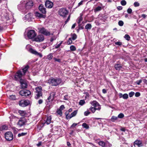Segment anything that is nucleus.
<instances>
[{"instance_id": "obj_7", "label": "nucleus", "mask_w": 147, "mask_h": 147, "mask_svg": "<svg viewBox=\"0 0 147 147\" xmlns=\"http://www.w3.org/2000/svg\"><path fill=\"white\" fill-rule=\"evenodd\" d=\"M20 94L22 96L26 97L30 96L31 95V93L28 90H24L20 91Z\"/></svg>"}, {"instance_id": "obj_15", "label": "nucleus", "mask_w": 147, "mask_h": 147, "mask_svg": "<svg viewBox=\"0 0 147 147\" xmlns=\"http://www.w3.org/2000/svg\"><path fill=\"white\" fill-rule=\"evenodd\" d=\"M26 122V120L25 118L20 119L18 121L17 123V125L21 127L24 125Z\"/></svg>"}, {"instance_id": "obj_45", "label": "nucleus", "mask_w": 147, "mask_h": 147, "mask_svg": "<svg viewBox=\"0 0 147 147\" xmlns=\"http://www.w3.org/2000/svg\"><path fill=\"white\" fill-rule=\"evenodd\" d=\"M128 98V95L127 94H125L123 95V98L124 99H127Z\"/></svg>"}, {"instance_id": "obj_55", "label": "nucleus", "mask_w": 147, "mask_h": 147, "mask_svg": "<svg viewBox=\"0 0 147 147\" xmlns=\"http://www.w3.org/2000/svg\"><path fill=\"white\" fill-rule=\"evenodd\" d=\"M65 109V107L64 105H61L59 109H60L61 111H62L63 109Z\"/></svg>"}, {"instance_id": "obj_48", "label": "nucleus", "mask_w": 147, "mask_h": 147, "mask_svg": "<svg viewBox=\"0 0 147 147\" xmlns=\"http://www.w3.org/2000/svg\"><path fill=\"white\" fill-rule=\"evenodd\" d=\"M96 110H98L99 111L101 109V107L100 105L99 104V105L97 106V107H95Z\"/></svg>"}, {"instance_id": "obj_46", "label": "nucleus", "mask_w": 147, "mask_h": 147, "mask_svg": "<svg viewBox=\"0 0 147 147\" xmlns=\"http://www.w3.org/2000/svg\"><path fill=\"white\" fill-rule=\"evenodd\" d=\"M57 112L58 114L60 115V116H61L62 113L61 111L60 110V109H58L57 110Z\"/></svg>"}, {"instance_id": "obj_58", "label": "nucleus", "mask_w": 147, "mask_h": 147, "mask_svg": "<svg viewBox=\"0 0 147 147\" xmlns=\"http://www.w3.org/2000/svg\"><path fill=\"white\" fill-rule=\"evenodd\" d=\"M61 43L58 44L56 45L55 46V48L56 49H57L58 48H59L60 47V46Z\"/></svg>"}, {"instance_id": "obj_51", "label": "nucleus", "mask_w": 147, "mask_h": 147, "mask_svg": "<svg viewBox=\"0 0 147 147\" xmlns=\"http://www.w3.org/2000/svg\"><path fill=\"white\" fill-rule=\"evenodd\" d=\"M115 44L116 45H117L118 46H121L122 44V43L121 42L118 41L117 42H116L115 43Z\"/></svg>"}, {"instance_id": "obj_32", "label": "nucleus", "mask_w": 147, "mask_h": 147, "mask_svg": "<svg viewBox=\"0 0 147 147\" xmlns=\"http://www.w3.org/2000/svg\"><path fill=\"white\" fill-rule=\"evenodd\" d=\"M53 57V54L52 53H50L47 55V58L48 59L50 60L52 59Z\"/></svg>"}, {"instance_id": "obj_25", "label": "nucleus", "mask_w": 147, "mask_h": 147, "mask_svg": "<svg viewBox=\"0 0 147 147\" xmlns=\"http://www.w3.org/2000/svg\"><path fill=\"white\" fill-rule=\"evenodd\" d=\"M42 95V92H37L35 96V98L36 99H38Z\"/></svg>"}, {"instance_id": "obj_34", "label": "nucleus", "mask_w": 147, "mask_h": 147, "mask_svg": "<svg viewBox=\"0 0 147 147\" xmlns=\"http://www.w3.org/2000/svg\"><path fill=\"white\" fill-rule=\"evenodd\" d=\"M102 9V8L100 6H98L94 9L95 12H97L100 11Z\"/></svg>"}, {"instance_id": "obj_60", "label": "nucleus", "mask_w": 147, "mask_h": 147, "mask_svg": "<svg viewBox=\"0 0 147 147\" xmlns=\"http://www.w3.org/2000/svg\"><path fill=\"white\" fill-rule=\"evenodd\" d=\"M142 80H139L137 81L136 82V83L138 85H139L142 82Z\"/></svg>"}, {"instance_id": "obj_6", "label": "nucleus", "mask_w": 147, "mask_h": 147, "mask_svg": "<svg viewBox=\"0 0 147 147\" xmlns=\"http://www.w3.org/2000/svg\"><path fill=\"white\" fill-rule=\"evenodd\" d=\"M68 11L65 8H61L59 11V14L61 16L64 18L68 14Z\"/></svg>"}, {"instance_id": "obj_62", "label": "nucleus", "mask_w": 147, "mask_h": 147, "mask_svg": "<svg viewBox=\"0 0 147 147\" xmlns=\"http://www.w3.org/2000/svg\"><path fill=\"white\" fill-rule=\"evenodd\" d=\"M68 99V96L67 95H66L64 96V100H67Z\"/></svg>"}, {"instance_id": "obj_30", "label": "nucleus", "mask_w": 147, "mask_h": 147, "mask_svg": "<svg viewBox=\"0 0 147 147\" xmlns=\"http://www.w3.org/2000/svg\"><path fill=\"white\" fill-rule=\"evenodd\" d=\"M71 38L73 40H74L76 39L77 36L75 34H71Z\"/></svg>"}, {"instance_id": "obj_56", "label": "nucleus", "mask_w": 147, "mask_h": 147, "mask_svg": "<svg viewBox=\"0 0 147 147\" xmlns=\"http://www.w3.org/2000/svg\"><path fill=\"white\" fill-rule=\"evenodd\" d=\"M48 99L49 102L52 101L53 100V99H52V98L50 96L48 98Z\"/></svg>"}, {"instance_id": "obj_16", "label": "nucleus", "mask_w": 147, "mask_h": 147, "mask_svg": "<svg viewBox=\"0 0 147 147\" xmlns=\"http://www.w3.org/2000/svg\"><path fill=\"white\" fill-rule=\"evenodd\" d=\"M134 145L135 147H139L142 145V142L140 140H137L134 142Z\"/></svg>"}, {"instance_id": "obj_13", "label": "nucleus", "mask_w": 147, "mask_h": 147, "mask_svg": "<svg viewBox=\"0 0 147 147\" xmlns=\"http://www.w3.org/2000/svg\"><path fill=\"white\" fill-rule=\"evenodd\" d=\"M29 51L30 53L36 55L40 57H42V55L41 53H38L36 51L32 48H30L29 49Z\"/></svg>"}, {"instance_id": "obj_44", "label": "nucleus", "mask_w": 147, "mask_h": 147, "mask_svg": "<svg viewBox=\"0 0 147 147\" xmlns=\"http://www.w3.org/2000/svg\"><path fill=\"white\" fill-rule=\"evenodd\" d=\"M57 38V37L56 36H53L50 39V41L52 42L53 41L55 40Z\"/></svg>"}, {"instance_id": "obj_52", "label": "nucleus", "mask_w": 147, "mask_h": 147, "mask_svg": "<svg viewBox=\"0 0 147 147\" xmlns=\"http://www.w3.org/2000/svg\"><path fill=\"white\" fill-rule=\"evenodd\" d=\"M134 94V92H131L129 93V95L130 97H132Z\"/></svg>"}, {"instance_id": "obj_64", "label": "nucleus", "mask_w": 147, "mask_h": 147, "mask_svg": "<svg viewBox=\"0 0 147 147\" xmlns=\"http://www.w3.org/2000/svg\"><path fill=\"white\" fill-rule=\"evenodd\" d=\"M83 1H81L80 3H78V6L79 7L81 5H82L83 4Z\"/></svg>"}, {"instance_id": "obj_26", "label": "nucleus", "mask_w": 147, "mask_h": 147, "mask_svg": "<svg viewBox=\"0 0 147 147\" xmlns=\"http://www.w3.org/2000/svg\"><path fill=\"white\" fill-rule=\"evenodd\" d=\"M36 92H42V88L41 86L38 87L36 88Z\"/></svg>"}, {"instance_id": "obj_21", "label": "nucleus", "mask_w": 147, "mask_h": 147, "mask_svg": "<svg viewBox=\"0 0 147 147\" xmlns=\"http://www.w3.org/2000/svg\"><path fill=\"white\" fill-rule=\"evenodd\" d=\"M114 67L116 69L118 70H120L122 67L121 65L119 64L115 65Z\"/></svg>"}, {"instance_id": "obj_31", "label": "nucleus", "mask_w": 147, "mask_h": 147, "mask_svg": "<svg viewBox=\"0 0 147 147\" xmlns=\"http://www.w3.org/2000/svg\"><path fill=\"white\" fill-rule=\"evenodd\" d=\"M78 112V111L77 110L74 111L71 114V117H72L76 115Z\"/></svg>"}, {"instance_id": "obj_35", "label": "nucleus", "mask_w": 147, "mask_h": 147, "mask_svg": "<svg viewBox=\"0 0 147 147\" xmlns=\"http://www.w3.org/2000/svg\"><path fill=\"white\" fill-rule=\"evenodd\" d=\"M124 38L127 40H130V37L129 35L128 34H125L124 37Z\"/></svg>"}, {"instance_id": "obj_37", "label": "nucleus", "mask_w": 147, "mask_h": 147, "mask_svg": "<svg viewBox=\"0 0 147 147\" xmlns=\"http://www.w3.org/2000/svg\"><path fill=\"white\" fill-rule=\"evenodd\" d=\"M70 49L71 51H75L76 50V47L74 45H71L70 47Z\"/></svg>"}, {"instance_id": "obj_33", "label": "nucleus", "mask_w": 147, "mask_h": 147, "mask_svg": "<svg viewBox=\"0 0 147 147\" xmlns=\"http://www.w3.org/2000/svg\"><path fill=\"white\" fill-rule=\"evenodd\" d=\"M82 126L84 128L86 129H88L89 128V126L86 123H83L82 124Z\"/></svg>"}, {"instance_id": "obj_5", "label": "nucleus", "mask_w": 147, "mask_h": 147, "mask_svg": "<svg viewBox=\"0 0 147 147\" xmlns=\"http://www.w3.org/2000/svg\"><path fill=\"white\" fill-rule=\"evenodd\" d=\"M36 35L37 34L34 30H30L27 32V36L29 39H34Z\"/></svg>"}, {"instance_id": "obj_22", "label": "nucleus", "mask_w": 147, "mask_h": 147, "mask_svg": "<svg viewBox=\"0 0 147 147\" xmlns=\"http://www.w3.org/2000/svg\"><path fill=\"white\" fill-rule=\"evenodd\" d=\"M59 130V129L57 126H55L53 128V132L56 134L58 133V131Z\"/></svg>"}, {"instance_id": "obj_2", "label": "nucleus", "mask_w": 147, "mask_h": 147, "mask_svg": "<svg viewBox=\"0 0 147 147\" xmlns=\"http://www.w3.org/2000/svg\"><path fill=\"white\" fill-rule=\"evenodd\" d=\"M33 5V3L32 1H22L20 4L18 5L19 7L21 9L28 10L31 8Z\"/></svg>"}, {"instance_id": "obj_14", "label": "nucleus", "mask_w": 147, "mask_h": 147, "mask_svg": "<svg viewBox=\"0 0 147 147\" xmlns=\"http://www.w3.org/2000/svg\"><path fill=\"white\" fill-rule=\"evenodd\" d=\"M45 5L47 8L50 9L53 7V3L51 1L47 0L45 2Z\"/></svg>"}, {"instance_id": "obj_53", "label": "nucleus", "mask_w": 147, "mask_h": 147, "mask_svg": "<svg viewBox=\"0 0 147 147\" xmlns=\"http://www.w3.org/2000/svg\"><path fill=\"white\" fill-rule=\"evenodd\" d=\"M16 97L14 95H11L10 96V98L12 100H14L16 99Z\"/></svg>"}, {"instance_id": "obj_3", "label": "nucleus", "mask_w": 147, "mask_h": 147, "mask_svg": "<svg viewBox=\"0 0 147 147\" xmlns=\"http://www.w3.org/2000/svg\"><path fill=\"white\" fill-rule=\"evenodd\" d=\"M29 67L28 65L26 66L25 67L22 69L18 70L16 74L14 76L15 80H20L21 78L24 75H25V73L27 71Z\"/></svg>"}, {"instance_id": "obj_11", "label": "nucleus", "mask_w": 147, "mask_h": 147, "mask_svg": "<svg viewBox=\"0 0 147 147\" xmlns=\"http://www.w3.org/2000/svg\"><path fill=\"white\" fill-rule=\"evenodd\" d=\"M44 39V36L42 35H38L34 38V41L37 42H41Z\"/></svg>"}, {"instance_id": "obj_59", "label": "nucleus", "mask_w": 147, "mask_h": 147, "mask_svg": "<svg viewBox=\"0 0 147 147\" xmlns=\"http://www.w3.org/2000/svg\"><path fill=\"white\" fill-rule=\"evenodd\" d=\"M140 95V93L139 92H136L135 94V96L136 97H138Z\"/></svg>"}, {"instance_id": "obj_38", "label": "nucleus", "mask_w": 147, "mask_h": 147, "mask_svg": "<svg viewBox=\"0 0 147 147\" xmlns=\"http://www.w3.org/2000/svg\"><path fill=\"white\" fill-rule=\"evenodd\" d=\"M55 95V93L54 92H53L51 93L50 96H51L52 99H54Z\"/></svg>"}, {"instance_id": "obj_17", "label": "nucleus", "mask_w": 147, "mask_h": 147, "mask_svg": "<svg viewBox=\"0 0 147 147\" xmlns=\"http://www.w3.org/2000/svg\"><path fill=\"white\" fill-rule=\"evenodd\" d=\"M20 82L22 85V88H27V84L25 80L20 79Z\"/></svg>"}, {"instance_id": "obj_43", "label": "nucleus", "mask_w": 147, "mask_h": 147, "mask_svg": "<svg viewBox=\"0 0 147 147\" xmlns=\"http://www.w3.org/2000/svg\"><path fill=\"white\" fill-rule=\"evenodd\" d=\"M27 134V133L22 132L21 133L19 134H18V136L20 137V136H23Z\"/></svg>"}, {"instance_id": "obj_50", "label": "nucleus", "mask_w": 147, "mask_h": 147, "mask_svg": "<svg viewBox=\"0 0 147 147\" xmlns=\"http://www.w3.org/2000/svg\"><path fill=\"white\" fill-rule=\"evenodd\" d=\"M90 113V112H89L88 110L84 112V115L85 116H87Z\"/></svg>"}, {"instance_id": "obj_27", "label": "nucleus", "mask_w": 147, "mask_h": 147, "mask_svg": "<svg viewBox=\"0 0 147 147\" xmlns=\"http://www.w3.org/2000/svg\"><path fill=\"white\" fill-rule=\"evenodd\" d=\"M91 28V25L90 24H88L86 25L85 26V28L87 30H88V29H90Z\"/></svg>"}, {"instance_id": "obj_4", "label": "nucleus", "mask_w": 147, "mask_h": 147, "mask_svg": "<svg viewBox=\"0 0 147 147\" xmlns=\"http://www.w3.org/2000/svg\"><path fill=\"white\" fill-rule=\"evenodd\" d=\"M62 82V80L59 78H50L48 82L52 86H57L59 84Z\"/></svg>"}, {"instance_id": "obj_63", "label": "nucleus", "mask_w": 147, "mask_h": 147, "mask_svg": "<svg viewBox=\"0 0 147 147\" xmlns=\"http://www.w3.org/2000/svg\"><path fill=\"white\" fill-rule=\"evenodd\" d=\"M67 145L69 147H71V144L69 142H67Z\"/></svg>"}, {"instance_id": "obj_47", "label": "nucleus", "mask_w": 147, "mask_h": 147, "mask_svg": "<svg viewBox=\"0 0 147 147\" xmlns=\"http://www.w3.org/2000/svg\"><path fill=\"white\" fill-rule=\"evenodd\" d=\"M124 24L123 22L122 21H119L118 22V24L120 26H122Z\"/></svg>"}, {"instance_id": "obj_1", "label": "nucleus", "mask_w": 147, "mask_h": 147, "mask_svg": "<svg viewBox=\"0 0 147 147\" xmlns=\"http://www.w3.org/2000/svg\"><path fill=\"white\" fill-rule=\"evenodd\" d=\"M0 18L3 23L6 24V25L0 23V31L6 28L7 25L11 24L12 23V19L9 17V15L7 13V11L4 9H0Z\"/></svg>"}, {"instance_id": "obj_29", "label": "nucleus", "mask_w": 147, "mask_h": 147, "mask_svg": "<svg viewBox=\"0 0 147 147\" xmlns=\"http://www.w3.org/2000/svg\"><path fill=\"white\" fill-rule=\"evenodd\" d=\"M98 144L100 146H101L102 147H104L106 145L105 142L102 141H100L98 142Z\"/></svg>"}, {"instance_id": "obj_9", "label": "nucleus", "mask_w": 147, "mask_h": 147, "mask_svg": "<svg viewBox=\"0 0 147 147\" xmlns=\"http://www.w3.org/2000/svg\"><path fill=\"white\" fill-rule=\"evenodd\" d=\"M6 139L7 141H10L13 138V135L12 133L10 131L6 132L5 135Z\"/></svg>"}, {"instance_id": "obj_10", "label": "nucleus", "mask_w": 147, "mask_h": 147, "mask_svg": "<svg viewBox=\"0 0 147 147\" xmlns=\"http://www.w3.org/2000/svg\"><path fill=\"white\" fill-rule=\"evenodd\" d=\"M30 103L29 100H21L19 102V104L21 106L24 107L27 106Z\"/></svg>"}, {"instance_id": "obj_61", "label": "nucleus", "mask_w": 147, "mask_h": 147, "mask_svg": "<svg viewBox=\"0 0 147 147\" xmlns=\"http://www.w3.org/2000/svg\"><path fill=\"white\" fill-rule=\"evenodd\" d=\"M65 116H66V119H70L71 118H72V117H71V115H65Z\"/></svg>"}, {"instance_id": "obj_41", "label": "nucleus", "mask_w": 147, "mask_h": 147, "mask_svg": "<svg viewBox=\"0 0 147 147\" xmlns=\"http://www.w3.org/2000/svg\"><path fill=\"white\" fill-rule=\"evenodd\" d=\"M124 117V115L122 113H120L118 115L117 117L118 118H119L120 119H122Z\"/></svg>"}, {"instance_id": "obj_24", "label": "nucleus", "mask_w": 147, "mask_h": 147, "mask_svg": "<svg viewBox=\"0 0 147 147\" xmlns=\"http://www.w3.org/2000/svg\"><path fill=\"white\" fill-rule=\"evenodd\" d=\"M51 117L50 116L47 117L45 124H47V125L51 123Z\"/></svg>"}, {"instance_id": "obj_19", "label": "nucleus", "mask_w": 147, "mask_h": 147, "mask_svg": "<svg viewBox=\"0 0 147 147\" xmlns=\"http://www.w3.org/2000/svg\"><path fill=\"white\" fill-rule=\"evenodd\" d=\"M34 13L35 16L36 17H38L39 18H45V15L39 13L38 12L36 11Z\"/></svg>"}, {"instance_id": "obj_40", "label": "nucleus", "mask_w": 147, "mask_h": 147, "mask_svg": "<svg viewBox=\"0 0 147 147\" xmlns=\"http://www.w3.org/2000/svg\"><path fill=\"white\" fill-rule=\"evenodd\" d=\"M89 109L92 112V113H94L95 112V111H96L95 107H90L89 108Z\"/></svg>"}, {"instance_id": "obj_8", "label": "nucleus", "mask_w": 147, "mask_h": 147, "mask_svg": "<svg viewBox=\"0 0 147 147\" xmlns=\"http://www.w3.org/2000/svg\"><path fill=\"white\" fill-rule=\"evenodd\" d=\"M39 31L40 33L46 36H49L51 34L50 32L44 28H40Z\"/></svg>"}, {"instance_id": "obj_42", "label": "nucleus", "mask_w": 147, "mask_h": 147, "mask_svg": "<svg viewBox=\"0 0 147 147\" xmlns=\"http://www.w3.org/2000/svg\"><path fill=\"white\" fill-rule=\"evenodd\" d=\"M126 2L125 0H122L121 1V4L123 6H125L126 4Z\"/></svg>"}, {"instance_id": "obj_57", "label": "nucleus", "mask_w": 147, "mask_h": 147, "mask_svg": "<svg viewBox=\"0 0 147 147\" xmlns=\"http://www.w3.org/2000/svg\"><path fill=\"white\" fill-rule=\"evenodd\" d=\"M54 59L55 61H57L59 63H60L61 62V60L60 59H57L55 58H54Z\"/></svg>"}, {"instance_id": "obj_20", "label": "nucleus", "mask_w": 147, "mask_h": 147, "mask_svg": "<svg viewBox=\"0 0 147 147\" xmlns=\"http://www.w3.org/2000/svg\"><path fill=\"white\" fill-rule=\"evenodd\" d=\"M90 104L94 107H97V106L99 105V103L96 101L94 100L90 102Z\"/></svg>"}, {"instance_id": "obj_54", "label": "nucleus", "mask_w": 147, "mask_h": 147, "mask_svg": "<svg viewBox=\"0 0 147 147\" xmlns=\"http://www.w3.org/2000/svg\"><path fill=\"white\" fill-rule=\"evenodd\" d=\"M132 11V10L131 9L129 8L127 10V12L128 13H131Z\"/></svg>"}, {"instance_id": "obj_39", "label": "nucleus", "mask_w": 147, "mask_h": 147, "mask_svg": "<svg viewBox=\"0 0 147 147\" xmlns=\"http://www.w3.org/2000/svg\"><path fill=\"white\" fill-rule=\"evenodd\" d=\"M85 103V101L84 100H81L79 102V105L82 106L84 105Z\"/></svg>"}, {"instance_id": "obj_28", "label": "nucleus", "mask_w": 147, "mask_h": 147, "mask_svg": "<svg viewBox=\"0 0 147 147\" xmlns=\"http://www.w3.org/2000/svg\"><path fill=\"white\" fill-rule=\"evenodd\" d=\"M118 119V117H117L112 116L111 117L110 120L112 122H114L115 121L117 120Z\"/></svg>"}, {"instance_id": "obj_12", "label": "nucleus", "mask_w": 147, "mask_h": 147, "mask_svg": "<svg viewBox=\"0 0 147 147\" xmlns=\"http://www.w3.org/2000/svg\"><path fill=\"white\" fill-rule=\"evenodd\" d=\"M33 14L31 13H29L25 16L24 19V20H26L30 21L33 19Z\"/></svg>"}, {"instance_id": "obj_18", "label": "nucleus", "mask_w": 147, "mask_h": 147, "mask_svg": "<svg viewBox=\"0 0 147 147\" xmlns=\"http://www.w3.org/2000/svg\"><path fill=\"white\" fill-rule=\"evenodd\" d=\"M39 9L43 13L45 14L46 13V9L41 4L40 5L39 7Z\"/></svg>"}, {"instance_id": "obj_36", "label": "nucleus", "mask_w": 147, "mask_h": 147, "mask_svg": "<svg viewBox=\"0 0 147 147\" xmlns=\"http://www.w3.org/2000/svg\"><path fill=\"white\" fill-rule=\"evenodd\" d=\"M72 40L71 39V38H69L67 42V45H70L71 44L72 42Z\"/></svg>"}, {"instance_id": "obj_23", "label": "nucleus", "mask_w": 147, "mask_h": 147, "mask_svg": "<svg viewBox=\"0 0 147 147\" xmlns=\"http://www.w3.org/2000/svg\"><path fill=\"white\" fill-rule=\"evenodd\" d=\"M18 113L20 115L22 116H25L26 114V111H24L19 110Z\"/></svg>"}, {"instance_id": "obj_49", "label": "nucleus", "mask_w": 147, "mask_h": 147, "mask_svg": "<svg viewBox=\"0 0 147 147\" xmlns=\"http://www.w3.org/2000/svg\"><path fill=\"white\" fill-rule=\"evenodd\" d=\"M140 4L138 2H135L134 3V5L135 7H138L139 6Z\"/></svg>"}]
</instances>
